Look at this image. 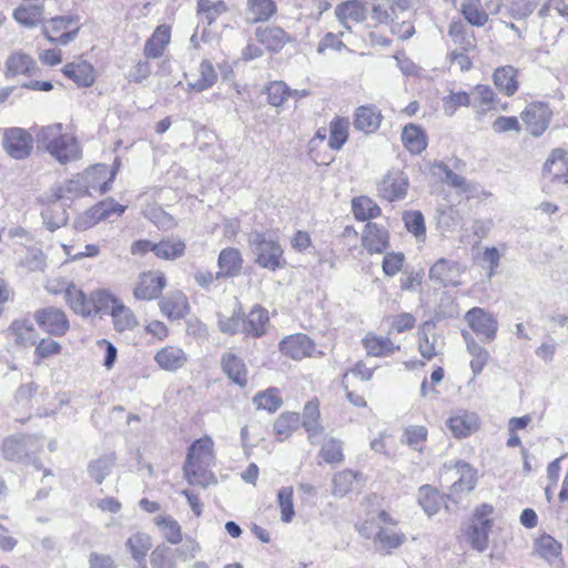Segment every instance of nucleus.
Returning <instances> with one entry per match:
<instances>
[{"label":"nucleus","mask_w":568,"mask_h":568,"mask_svg":"<svg viewBox=\"0 0 568 568\" xmlns=\"http://www.w3.org/2000/svg\"><path fill=\"white\" fill-rule=\"evenodd\" d=\"M214 443L211 437L205 436L196 439L189 448L183 466L184 477L190 485L206 488L216 483L210 467L214 460Z\"/></svg>","instance_id":"nucleus-1"},{"label":"nucleus","mask_w":568,"mask_h":568,"mask_svg":"<svg viewBox=\"0 0 568 568\" xmlns=\"http://www.w3.org/2000/svg\"><path fill=\"white\" fill-rule=\"evenodd\" d=\"M409 8V0H372V19L388 26L398 39L406 40L415 32Z\"/></svg>","instance_id":"nucleus-2"},{"label":"nucleus","mask_w":568,"mask_h":568,"mask_svg":"<svg viewBox=\"0 0 568 568\" xmlns=\"http://www.w3.org/2000/svg\"><path fill=\"white\" fill-rule=\"evenodd\" d=\"M37 141L61 164L75 161L81 156L77 139L63 133V126L60 123L41 128L37 134Z\"/></svg>","instance_id":"nucleus-3"},{"label":"nucleus","mask_w":568,"mask_h":568,"mask_svg":"<svg viewBox=\"0 0 568 568\" xmlns=\"http://www.w3.org/2000/svg\"><path fill=\"white\" fill-rule=\"evenodd\" d=\"M248 247L254 262L262 268L275 272L285 267L284 250L277 237L267 231H253L248 234Z\"/></svg>","instance_id":"nucleus-4"},{"label":"nucleus","mask_w":568,"mask_h":568,"mask_svg":"<svg viewBox=\"0 0 568 568\" xmlns=\"http://www.w3.org/2000/svg\"><path fill=\"white\" fill-rule=\"evenodd\" d=\"M541 176L544 187L549 193L560 191L568 185V152L564 149H554L546 159Z\"/></svg>","instance_id":"nucleus-5"},{"label":"nucleus","mask_w":568,"mask_h":568,"mask_svg":"<svg viewBox=\"0 0 568 568\" xmlns=\"http://www.w3.org/2000/svg\"><path fill=\"white\" fill-rule=\"evenodd\" d=\"M98 301L101 302V310L103 307H111V316L116 331L132 329L138 325V320L131 308L106 291H98Z\"/></svg>","instance_id":"nucleus-6"},{"label":"nucleus","mask_w":568,"mask_h":568,"mask_svg":"<svg viewBox=\"0 0 568 568\" xmlns=\"http://www.w3.org/2000/svg\"><path fill=\"white\" fill-rule=\"evenodd\" d=\"M465 321L470 329L481 337L485 343L493 342L497 336L498 321L481 307H473L465 314Z\"/></svg>","instance_id":"nucleus-7"},{"label":"nucleus","mask_w":568,"mask_h":568,"mask_svg":"<svg viewBox=\"0 0 568 568\" xmlns=\"http://www.w3.org/2000/svg\"><path fill=\"white\" fill-rule=\"evenodd\" d=\"M408 185V176L403 171L390 170L377 183V194L388 202L399 201L406 196Z\"/></svg>","instance_id":"nucleus-8"},{"label":"nucleus","mask_w":568,"mask_h":568,"mask_svg":"<svg viewBox=\"0 0 568 568\" xmlns=\"http://www.w3.org/2000/svg\"><path fill=\"white\" fill-rule=\"evenodd\" d=\"M552 112L549 106L541 102H534L521 112V119L528 131L535 135H541L549 126Z\"/></svg>","instance_id":"nucleus-9"},{"label":"nucleus","mask_w":568,"mask_h":568,"mask_svg":"<svg viewBox=\"0 0 568 568\" xmlns=\"http://www.w3.org/2000/svg\"><path fill=\"white\" fill-rule=\"evenodd\" d=\"M32 138L23 129L11 128L3 135V148L13 159L22 160L29 156L32 150Z\"/></svg>","instance_id":"nucleus-10"},{"label":"nucleus","mask_w":568,"mask_h":568,"mask_svg":"<svg viewBox=\"0 0 568 568\" xmlns=\"http://www.w3.org/2000/svg\"><path fill=\"white\" fill-rule=\"evenodd\" d=\"M34 320L44 332L53 336H63L70 326L64 312L52 306L37 311Z\"/></svg>","instance_id":"nucleus-11"},{"label":"nucleus","mask_w":568,"mask_h":568,"mask_svg":"<svg viewBox=\"0 0 568 568\" xmlns=\"http://www.w3.org/2000/svg\"><path fill=\"white\" fill-rule=\"evenodd\" d=\"M166 285V278L160 272H145L139 277L133 295L140 301L158 298Z\"/></svg>","instance_id":"nucleus-12"},{"label":"nucleus","mask_w":568,"mask_h":568,"mask_svg":"<svg viewBox=\"0 0 568 568\" xmlns=\"http://www.w3.org/2000/svg\"><path fill=\"white\" fill-rule=\"evenodd\" d=\"M446 426L455 438H467L478 429L479 418L476 413L457 409L447 418Z\"/></svg>","instance_id":"nucleus-13"},{"label":"nucleus","mask_w":568,"mask_h":568,"mask_svg":"<svg viewBox=\"0 0 568 568\" xmlns=\"http://www.w3.org/2000/svg\"><path fill=\"white\" fill-rule=\"evenodd\" d=\"M65 302L70 308L82 316H91L101 311V302L98 301V292L88 298L81 288L73 282L65 294Z\"/></svg>","instance_id":"nucleus-14"},{"label":"nucleus","mask_w":568,"mask_h":568,"mask_svg":"<svg viewBox=\"0 0 568 568\" xmlns=\"http://www.w3.org/2000/svg\"><path fill=\"white\" fill-rule=\"evenodd\" d=\"M41 446L39 440L33 436L18 435L4 439L2 444V453L4 458L10 460H22L29 457L36 449Z\"/></svg>","instance_id":"nucleus-15"},{"label":"nucleus","mask_w":568,"mask_h":568,"mask_svg":"<svg viewBox=\"0 0 568 568\" xmlns=\"http://www.w3.org/2000/svg\"><path fill=\"white\" fill-rule=\"evenodd\" d=\"M463 267L458 262L439 258L429 270V278L444 286L460 284Z\"/></svg>","instance_id":"nucleus-16"},{"label":"nucleus","mask_w":568,"mask_h":568,"mask_svg":"<svg viewBox=\"0 0 568 568\" xmlns=\"http://www.w3.org/2000/svg\"><path fill=\"white\" fill-rule=\"evenodd\" d=\"M278 347L283 355L301 361L312 355L315 345L307 335L294 334L283 338Z\"/></svg>","instance_id":"nucleus-17"},{"label":"nucleus","mask_w":568,"mask_h":568,"mask_svg":"<svg viewBox=\"0 0 568 568\" xmlns=\"http://www.w3.org/2000/svg\"><path fill=\"white\" fill-rule=\"evenodd\" d=\"M362 244L369 254L383 253L389 244L388 231L384 226L368 222L363 232Z\"/></svg>","instance_id":"nucleus-18"},{"label":"nucleus","mask_w":568,"mask_h":568,"mask_svg":"<svg viewBox=\"0 0 568 568\" xmlns=\"http://www.w3.org/2000/svg\"><path fill=\"white\" fill-rule=\"evenodd\" d=\"M152 548V540L148 534L134 532L125 541V550L135 562V568H146V555Z\"/></svg>","instance_id":"nucleus-19"},{"label":"nucleus","mask_w":568,"mask_h":568,"mask_svg":"<svg viewBox=\"0 0 568 568\" xmlns=\"http://www.w3.org/2000/svg\"><path fill=\"white\" fill-rule=\"evenodd\" d=\"M257 41L271 52H280L292 38L280 27H258L255 29Z\"/></svg>","instance_id":"nucleus-20"},{"label":"nucleus","mask_w":568,"mask_h":568,"mask_svg":"<svg viewBox=\"0 0 568 568\" xmlns=\"http://www.w3.org/2000/svg\"><path fill=\"white\" fill-rule=\"evenodd\" d=\"M171 40V28L168 24H160L152 36L146 40L143 54L148 59H158L163 55Z\"/></svg>","instance_id":"nucleus-21"},{"label":"nucleus","mask_w":568,"mask_h":568,"mask_svg":"<svg viewBox=\"0 0 568 568\" xmlns=\"http://www.w3.org/2000/svg\"><path fill=\"white\" fill-rule=\"evenodd\" d=\"M161 312L171 320H180L189 313V302L184 293L175 291L164 296L160 303Z\"/></svg>","instance_id":"nucleus-22"},{"label":"nucleus","mask_w":568,"mask_h":568,"mask_svg":"<svg viewBox=\"0 0 568 568\" xmlns=\"http://www.w3.org/2000/svg\"><path fill=\"white\" fill-rule=\"evenodd\" d=\"M242 254L237 248H223L217 258L220 271L216 273V278L236 276L242 270Z\"/></svg>","instance_id":"nucleus-23"},{"label":"nucleus","mask_w":568,"mask_h":568,"mask_svg":"<svg viewBox=\"0 0 568 568\" xmlns=\"http://www.w3.org/2000/svg\"><path fill=\"white\" fill-rule=\"evenodd\" d=\"M155 363L168 372H175L182 368L187 362V355L178 346H165L154 355Z\"/></svg>","instance_id":"nucleus-24"},{"label":"nucleus","mask_w":568,"mask_h":568,"mask_svg":"<svg viewBox=\"0 0 568 568\" xmlns=\"http://www.w3.org/2000/svg\"><path fill=\"white\" fill-rule=\"evenodd\" d=\"M405 540L406 536L404 532L387 526H379L374 536L376 549L386 555L400 547Z\"/></svg>","instance_id":"nucleus-25"},{"label":"nucleus","mask_w":568,"mask_h":568,"mask_svg":"<svg viewBox=\"0 0 568 568\" xmlns=\"http://www.w3.org/2000/svg\"><path fill=\"white\" fill-rule=\"evenodd\" d=\"M115 172L105 164H98L85 172L84 181L90 191H99L101 194L110 190Z\"/></svg>","instance_id":"nucleus-26"},{"label":"nucleus","mask_w":568,"mask_h":568,"mask_svg":"<svg viewBox=\"0 0 568 568\" xmlns=\"http://www.w3.org/2000/svg\"><path fill=\"white\" fill-rule=\"evenodd\" d=\"M367 10L359 0L345 1L335 8V14L338 21L351 29L352 23H359L365 20Z\"/></svg>","instance_id":"nucleus-27"},{"label":"nucleus","mask_w":568,"mask_h":568,"mask_svg":"<svg viewBox=\"0 0 568 568\" xmlns=\"http://www.w3.org/2000/svg\"><path fill=\"white\" fill-rule=\"evenodd\" d=\"M382 113L374 105H362L354 114V126L358 131L373 133L378 130L382 122Z\"/></svg>","instance_id":"nucleus-28"},{"label":"nucleus","mask_w":568,"mask_h":568,"mask_svg":"<svg viewBox=\"0 0 568 568\" xmlns=\"http://www.w3.org/2000/svg\"><path fill=\"white\" fill-rule=\"evenodd\" d=\"M221 366L227 377L236 385L244 387L247 384V369L242 358L227 352L221 358Z\"/></svg>","instance_id":"nucleus-29"},{"label":"nucleus","mask_w":568,"mask_h":568,"mask_svg":"<svg viewBox=\"0 0 568 568\" xmlns=\"http://www.w3.org/2000/svg\"><path fill=\"white\" fill-rule=\"evenodd\" d=\"M363 347L368 356L385 357L394 354L399 349L398 345L386 336H378L374 333H368L362 341Z\"/></svg>","instance_id":"nucleus-30"},{"label":"nucleus","mask_w":568,"mask_h":568,"mask_svg":"<svg viewBox=\"0 0 568 568\" xmlns=\"http://www.w3.org/2000/svg\"><path fill=\"white\" fill-rule=\"evenodd\" d=\"M302 425L308 434L310 443L315 445L324 432L320 423V409L316 400H311L305 404Z\"/></svg>","instance_id":"nucleus-31"},{"label":"nucleus","mask_w":568,"mask_h":568,"mask_svg":"<svg viewBox=\"0 0 568 568\" xmlns=\"http://www.w3.org/2000/svg\"><path fill=\"white\" fill-rule=\"evenodd\" d=\"M463 338L466 343V348L468 354L470 355V369L474 374V377L478 376L489 359V353L486 348H484L479 343L475 341L473 335L467 332H462Z\"/></svg>","instance_id":"nucleus-32"},{"label":"nucleus","mask_w":568,"mask_h":568,"mask_svg":"<svg viewBox=\"0 0 568 568\" xmlns=\"http://www.w3.org/2000/svg\"><path fill=\"white\" fill-rule=\"evenodd\" d=\"M267 322V311L255 305L246 316H243L244 334L251 337H261L266 332Z\"/></svg>","instance_id":"nucleus-33"},{"label":"nucleus","mask_w":568,"mask_h":568,"mask_svg":"<svg viewBox=\"0 0 568 568\" xmlns=\"http://www.w3.org/2000/svg\"><path fill=\"white\" fill-rule=\"evenodd\" d=\"M518 71L513 65L499 67L493 74L495 87L507 97L514 95L518 90Z\"/></svg>","instance_id":"nucleus-34"},{"label":"nucleus","mask_w":568,"mask_h":568,"mask_svg":"<svg viewBox=\"0 0 568 568\" xmlns=\"http://www.w3.org/2000/svg\"><path fill=\"white\" fill-rule=\"evenodd\" d=\"M43 13L42 4H20L13 10L12 17L22 27L32 29L43 21Z\"/></svg>","instance_id":"nucleus-35"},{"label":"nucleus","mask_w":568,"mask_h":568,"mask_svg":"<svg viewBox=\"0 0 568 568\" xmlns=\"http://www.w3.org/2000/svg\"><path fill=\"white\" fill-rule=\"evenodd\" d=\"M277 11L273 0H247L246 20L250 23L268 21Z\"/></svg>","instance_id":"nucleus-36"},{"label":"nucleus","mask_w":568,"mask_h":568,"mask_svg":"<svg viewBox=\"0 0 568 568\" xmlns=\"http://www.w3.org/2000/svg\"><path fill=\"white\" fill-rule=\"evenodd\" d=\"M185 242L178 236H168L156 243L155 256L164 261H175L184 256Z\"/></svg>","instance_id":"nucleus-37"},{"label":"nucleus","mask_w":568,"mask_h":568,"mask_svg":"<svg viewBox=\"0 0 568 568\" xmlns=\"http://www.w3.org/2000/svg\"><path fill=\"white\" fill-rule=\"evenodd\" d=\"M9 333L19 346L28 347L38 343L37 331L28 320L14 321L9 328Z\"/></svg>","instance_id":"nucleus-38"},{"label":"nucleus","mask_w":568,"mask_h":568,"mask_svg":"<svg viewBox=\"0 0 568 568\" xmlns=\"http://www.w3.org/2000/svg\"><path fill=\"white\" fill-rule=\"evenodd\" d=\"M434 329L435 324L433 322H425L418 331V349L420 355L428 361L438 353V339Z\"/></svg>","instance_id":"nucleus-39"},{"label":"nucleus","mask_w":568,"mask_h":568,"mask_svg":"<svg viewBox=\"0 0 568 568\" xmlns=\"http://www.w3.org/2000/svg\"><path fill=\"white\" fill-rule=\"evenodd\" d=\"M63 73L79 87L87 88L94 82V70L87 61L68 63L63 68Z\"/></svg>","instance_id":"nucleus-40"},{"label":"nucleus","mask_w":568,"mask_h":568,"mask_svg":"<svg viewBox=\"0 0 568 568\" xmlns=\"http://www.w3.org/2000/svg\"><path fill=\"white\" fill-rule=\"evenodd\" d=\"M402 142L413 154L422 153L427 146V138L424 130L416 124H407L402 131Z\"/></svg>","instance_id":"nucleus-41"},{"label":"nucleus","mask_w":568,"mask_h":568,"mask_svg":"<svg viewBox=\"0 0 568 568\" xmlns=\"http://www.w3.org/2000/svg\"><path fill=\"white\" fill-rule=\"evenodd\" d=\"M469 94L471 101L470 105L477 113L485 114L495 109V93L489 85L477 84L471 89Z\"/></svg>","instance_id":"nucleus-42"},{"label":"nucleus","mask_w":568,"mask_h":568,"mask_svg":"<svg viewBox=\"0 0 568 568\" xmlns=\"http://www.w3.org/2000/svg\"><path fill=\"white\" fill-rule=\"evenodd\" d=\"M535 552L550 564H555L561 554V544L550 535H542L535 540Z\"/></svg>","instance_id":"nucleus-43"},{"label":"nucleus","mask_w":568,"mask_h":568,"mask_svg":"<svg viewBox=\"0 0 568 568\" xmlns=\"http://www.w3.org/2000/svg\"><path fill=\"white\" fill-rule=\"evenodd\" d=\"M456 470L458 479L452 485L453 493H469L476 486V470L467 463L457 462Z\"/></svg>","instance_id":"nucleus-44"},{"label":"nucleus","mask_w":568,"mask_h":568,"mask_svg":"<svg viewBox=\"0 0 568 568\" xmlns=\"http://www.w3.org/2000/svg\"><path fill=\"white\" fill-rule=\"evenodd\" d=\"M125 209L126 206L116 203L112 197H108L89 209L87 212L92 216L93 222L98 224L100 221L108 220L112 215H122Z\"/></svg>","instance_id":"nucleus-45"},{"label":"nucleus","mask_w":568,"mask_h":568,"mask_svg":"<svg viewBox=\"0 0 568 568\" xmlns=\"http://www.w3.org/2000/svg\"><path fill=\"white\" fill-rule=\"evenodd\" d=\"M352 210L358 221H368L382 214V210L375 201L364 195L353 199Z\"/></svg>","instance_id":"nucleus-46"},{"label":"nucleus","mask_w":568,"mask_h":568,"mask_svg":"<svg viewBox=\"0 0 568 568\" xmlns=\"http://www.w3.org/2000/svg\"><path fill=\"white\" fill-rule=\"evenodd\" d=\"M359 474L349 469L338 471L333 477V495L343 497L358 485Z\"/></svg>","instance_id":"nucleus-47"},{"label":"nucleus","mask_w":568,"mask_h":568,"mask_svg":"<svg viewBox=\"0 0 568 568\" xmlns=\"http://www.w3.org/2000/svg\"><path fill=\"white\" fill-rule=\"evenodd\" d=\"M465 20L475 27H483L487 23V12L484 10L481 0H466L460 9Z\"/></svg>","instance_id":"nucleus-48"},{"label":"nucleus","mask_w":568,"mask_h":568,"mask_svg":"<svg viewBox=\"0 0 568 568\" xmlns=\"http://www.w3.org/2000/svg\"><path fill=\"white\" fill-rule=\"evenodd\" d=\"M115 462L114 454L103 455L88 465V473L90 477L97 483L101 484L105 477L111 473Z\"/></svg>","instance_id":"nucleus-49"},{"label":"nucleus","mask_w":568,"mask_h":568,"mask_svg":"<svg viewBox=\"0 0 568 568\" xmlns=\"http://www.w3.org/2000/svg\"><path fill=\"white\" fill-rule=\"evenodd\" d=\"M154 523L170 544L178 545L182 541L181 526L172 516H158Z\"/></svg>","instance_id":"nucleus-50"},{"label":"nucleus","mask_w":568,"mask_h":568,"mask_svg":"<svg viewBox=\"0 0 568 568\" xmlns=\"http://www.w3.org/2000/svg\"><path fill=\"white\" fill-rule=\"evenodd\" d=\"M300 415L297 413H282L274 423V432L278 440L288 438L300 426Z\"/></svg>","instance_id":"nucleus-51"},{"label":"nucleus","mask_w":568,"mask_h":568,"mask_svg":"<svg viewBox=\"0 0 568 568\" xmlns=\"http://www.w3.org/2000/svg\"><path fill=\"white\" fill-rule=\"evenodd\" d=\"M349 122L346 119L337 118L329 124L328 146L332 150H341L348 139Z\"/></svg>","instance_id":"nucleus-52"},{"label":"nucleus","mask_w":568,"mask_h":568,"mask_svg":"<svg viewBox=\"0 0 568 568\" xmlns=\"http://www.w3.org/2000/svg\"><path fill=\"white\" fill-rule=\"evenodd\" d=\"M176 549L166 545H159L151 552L150 564L152 568H176Z\"/></svg>","instance_id":"nucleus-53"},{"label":"nucleus","mask_w":568,"mask_h":568,"mask_svg":"<svg viewBox=\"0 0 568 568\" xmlns=\"http://www.w3.org/2000/svg\"><path fill=\"white\" fill-rule=\"evenodd\" d=\"M253 403L257 409H264L268 413H275L283 404L280 390L275 387L267 388L257 393L253 397Z\"/></svg>","instance_id":"nucleus-54"},{"label":"nucleus","mask_w":568,"mask_h":568,"mask_svg":"<svg viewBox=\"0 0 568 568\" xmlns=\"http://www.w3.org/2000/svg\"><path fill=\"white\" fill-rule=\"evenodd\" d=\"M418 504L428 516L438 513L442 505L439 493L428 485L422 486L418 491Z\"/></svg>","instance_id":"nucleus-55"},{"label":"nucleus","mask_w":568,"mask_h":568,"mask_svg":"<svg viewBox=\"0 0 568 568\" xmlns=\"http://www.w3.org/2000/svg\"><path fill=\"white\" fill-rule=\"evenodd\" d=\"M33 60L24 53L16 52L12 53L6 64V77H16L18 74H27L32 69Z\"/></svg>","instance_id":"nucleus-56"},{"label":"nucleus","mask_w":568,"mask_h":568,"mask_svg":"<svg viewBox=\"0 0 568 568\" xmlns=\"http://www.w3.org/2000/svg\"><path fill=\"white\" fill-rule=\"evenodd\" d=\"M200 77L194 82H189L192 90L202 92L210 89L217 80V74L213 64L209 60H203L200 64Z\"/></svg>","instance_id":"nucleus-57"},{"label":"nucleus","mask_w":568,"mask_h":568,"mask_svg":"<svg viewBox=\"0 0 568 568\" xmlns=\"http://www.w3.org/2000/svg\"><path fill=\"white\" fill-rule=\"evenodd\" d=\"M41 216L47 229L50 231H54L63 226L68 221L65 209L58 203H53L43 210Z\"/></svg>","instance_id":"nucleus-58"},{"label":"nucleus","mask_w":568,"mask_h":568,"mask_svg":"<svg viewBox=\"0 0 568 568\" xmlns=\"http://www.w3.org/2000/svg\"><path fill=\"white\" fill-rule=\"evenodd\" d=\"M89 193L90 190L87 186L85 181L69 180L57 189L54 196L57 200H72Z\"/></svg>","instance_id":"nucleus-59"},{"label":"nucleus","mask_w":568,"mask_h":568,"mask_svg":"<svg viewBox=\"0 0 568 568\" xmlns=\"http://www.w3.org/2000/svg\"><path fill=\"white\" fill-rule=\"evenodd\" d=\"M491 528L487 521L473 523L468 531V539L473 548L484 551L488 547V534Z\"/></svg>","instance_id":"nucleus-60"},{"label":"nucleus","mask_w":568,"mask_h":568,"mask_svg":"<svg viewBox=\"0 0 568 568\" xmlns=\"http://www.w3.org/2000/svg\"><path fill=\"white\" fill-rule=\"evenodd\" d=\"M227 7L224 1L220 0L213 2L211 0H199L197 12L211 26L219 16L226 12Z\"/></svg>","instance_id":"nucleus-61"},{"label":"nucleus","mask_w":568,"mask_h":568,"mask_svg":"<svg viewBox=\"0 0 568 568\" xmlns=\"http://www.w3.org/2000/svg\"><path fill=\"white\" fill-rule=\"evenodd\" d=\"M320 456L327 464H341L344 460L343 443L335 438H328L322 445Z\"/></svg>","instance_id":"nucleus-62"},{"label":"nucleus","mask_w":568,"mask_h":568,"mask_svg":"<svg viewBox=\"0 0 568 568\" xmlns=\"http://www.w3.org/2000/svg\"><path fill=\"white\" fill-rule=\"evenodd\" d=\"M406 230L416 239H424L426 235L424 215L419 211H408L403 214Z\"/></svg>","instance_id":"nucleus-63"},{"label":"nucleus","mask_w":568,"mask_h":568,"mask_svg":"<svg viewBox=\"0 0 568 568\" xmlns=\"http://www.w3.org/2000/svg\"><path fill=\"white\" fill-rule=\"evenodd\" d=\"M427 439V429L424 426L413 425L404 430L405 443L417 452L424 449Z\"/></svg>","instance_id":"nucleus-64"}]
</instances>
